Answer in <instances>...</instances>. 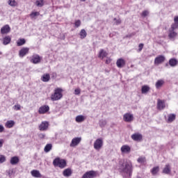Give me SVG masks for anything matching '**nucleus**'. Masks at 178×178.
<instances>
[{"label":"nucleus","instance_id":"obj_1","mask_svg":"<svg viewBox=\"0 0 178 178\" xmlns=\"http://www.w3.org/2000/svg\"><path fill=\"white\" fill-rule=\"evenodd\" d=\"M118 170L123 178H130L133 175V163L130 160L120 161Z\"/></svg>","mask_w":178,"mask_h":178},{"label":"nucleus","instance_id":"obj_2","mask_svg":"<svg viewBox=\"0 0 178 178\" xmlns=\"http://www.w3.org/2000/svg\"><path fill=\"white\" fill-rule=\"evenodd\" d=\"M63 90L60 88H57L54 90V94L51 96V101H59V99H62L63 95Z\"/></svg>","mask_w":178,"mask_h":178},{"label":"nucleus","instance_id":"obj_3","mask_svg":"<svg viewBox=\"0 0 178 178\" xmlns=\"http://www.w3.org/2000/svg\"><path fill=\"white\" fill-rule=\"evenodd\" d=\"M53 165L55 167H58V168H60V169H63L66 168V160L61 159L59 157L56 158L53 161Z\"/></svg>","mask_w":178,"mask_h":178},{"label":"nucleus","instance_id":"obj_4","mask_svg":"<svg viewBox=\"0 0 178 178\" xmlns=\"http://www.w3.org/2000/svg\"><path fill=\"white\" fill-rule=\"evenodd\" d=\"M94 148L96 149V151H99L102 147H104V140L102 138H97L93 144Z\"/></svg>","mask_w":178,"mask_h":178},{"label":"nucleus","instance_id":"obj_5","mask_svg":"<svg viewBox=\"0 0 178 178\" xmlns=\"http://www.w3.org/2000/svg\"><path fill=\"white\" fill-rule=\"evenodd\" d=\"M98 176V172L90 170L86 172L82 177V178H94Z\"/></svg>","mask_w":178,"mask_h":178},{"label":"nucleus","instance_id":"obj_6","mask_svg":"<svg viewBox=\"0 0 178 178\" xmlns=\"http://www.w3.org/2000/svg\"><path fill=\"white\" fill-rule=\"evenodd\" d=\"M123 120L124 122H127V123H131L134 120V115L131 114L130 113H127L123 115Z\"/></svg>","mask_w":178,"mask_h":178},{"label":"nucleus","instance_id":"obj_7","mask_svg":"<svg viewBox=\"0 0 178 178\" xmlns=\"http://www.w3.org/2000/svg\"><path fill=\"white\" fill-rule=\"evenodd\" d=\"M48 127H49V122L44 121L39 125V130L40 131H47Z\"/></svg>","mask_w":178,"mask_h":178},{"label":"nucleus","instance_id":"obj_8","mask_svg":"<svg viewBox=\"0 0 178 178\" xmlns=\"http://www.w3.org/2000/svg\"><path fill=\"white\" fill-rule=\"evenodd\" d=\"M30 51V49L29 47H23L19 51V58H24L27 54H29V51Z\"/></svg>","mask_w":178,"mask_h":178},{"label":"nucleus","instance_id":"obj_9","mask_svg":"<svg viewBox=\"0 0 178 178\" xmlns=\"http://www.w3.org/2000/svg\"><path fill=\"white\" fill-rule=\"evenodd\" d=\"M80 143H81V137L74 138L71 141L70 147H77V145H79Z\"/></svg>","mask_w":178,"mask_h":178},{"label":"nucleus","instance_id":"obj_10","mask_svg":"<svg viewBox=\"0 0 178 178\" xmlns=\"http://www.w3.org/2000/svg\"><path fill=\"white\" fill-rule=\"evenodd\" d=\"M131 138L134 141H137L138 143L143 140V135L139 133L132 134Z\"/></svg>","mask_w":178,"mask_h":178},{"label":"nucleus","instance_id":"obj_11","mask_svg":"<svg viewBox=\"0 0 178 178\" xmlns=\"http://www.w3.org/2000/svg\"><path fill=\"white\" fill-rule=\"evenodd\" d=\"M31 62V63H34L35 65H37V63H40V62H41V57L38 54H35L32 56Z\"/></svg>","mask_w":178,"mask_h":178},{"label":"nucleus","instance_id":"obj_12","mask_svg":"<svg viewBox=\"0 0 178 178\" xmlns=\"http://www.w3.org/2000/svg\"><path fill=\"white\" fill-rule=\"evenodd\" d=\"M131 148L127 145H124L121 147L122 154H130Z\"/></svg>","mask_w":178,"mask_h":178},{"label":"nucleus","instance_id":"obj_13","mask_svg":"<svg viewBox=\"0 0 178 178\" xmlns=\"http://www.w3.org/2000/svg\"><path fill=\"white\" fill-rule=\"evenodd\" d=\"M166 105L165 104V100L158 99L157 101V109L159 111H162V109H165Z\"/></svg>","mask_w":178,"mask_h":178},{"label":"nucleus","instance_id":"obj_14","mask_svg":"<svg viewBox=\"0 0 178 178\" xmlns=\"http://www.w3.org/2000/svg\"><path fill=\"white\" fill-rule=\"evenodd\" d=\"M165 57L163 56H159L154 59L155 65H161V63H163L165 62Z\"/></svg>","mask_w":178,"mask_h":178},{"label":"nucleus","instance_id":"obj_15","mask_svg":"<svg viewBox=\"0 0 178 178\" xmlns=\"http://www.w3.org/2000/svg\"><path fill=\"white\" fill-rule=\"evenodd\" d=\"M49 111V106H42L39 108L38 112L40 115H44Z\"/></svg>","mask_w":178,"mask_h":178},{"label":"nucleus","instance_id":"obj_16","mask_svg":"<svg viewBox=\"0 0 178 178\" xmlns=\"http://www.w3.org/2000/svg\"><path fill=\"white\" fill-rule=\"evenodd\" d=\"M116 65L118 67H124L126 65V61L123 58H119L118 60H117Z\"/></svg>","mask_w":178,"mask_h":178},{"label":"nucleus","instance_id":"obj_17","mask_svg":"<svg viewBox=\"0 0 178 178\" xmlns=\"http://www.w3.org/2000/svg\"><path fill=\"white\" fill-rule=\"evenodd\" d=\"M1 33L2 34H8V33H10V26L9 25H5L1 29Z\"/></svg>","mask_w":178,"mask_h":178},{"label":"nucleus","instance_id":"obj_18","mask_svg":"<svg viewBox=\"0 0 178 178\" xmlns=\"http://www.w3.org/2000/svg\"><path fill=\"white\" fill-rule=\"evenodd\" d=\"M170 172H172L170 164H166L163 170V173H164V175H170Z\"/></svg>","mask_w":178,"mask_h":178},{"label":"nucleus","instance_id":"obj_19","mask_svg":"<svg viewBox=\"0 0 178 178\" xmlns=\"http://www.w3.org/2000/svg\"><path fill=\"white\" fill-rule=\"evenodd\" d=\"M31 174L33 176V177H36V178L42 177V175H41V173H40V171L37 170H32L31 172Z\"/></svg>","mask_w":178,"mask_h":178},{"label":"nucleus","instance_id":"obj_20","mask_svg":"<svg viewBox=\"0 0 178 178\" xmlns=\"http://www.w3.org/2000/svg\"><path fill=\"white\" fill-rule=\"evenodd\" d=\"M72 169L70 168H67L63 172V175L65 177H70V176H72Z\"/></svg>","mask_w":178,"mask_h":178},{"label":"nucleus","instance_id":"obj_21","mask_svg":"<svg viewBox=\"0 0 178 178\" xmlns=\"http://www.w3.org/2000/svg\"><path fill=\"white\" fill-rule=\"evenodd\" d=\"M41 80L42 81H44V83H47V81L51 80V76L49 74H44L42 75Z\"/></svg>","mask_w":178,"mask_h":178},{"label":"nucleus","instance_id":"obj_22","mask_svg":"<svg viewBox=\"0 0 178 178\" xmlns=\"http://www.w3.org/2000/svg\"><path fill=\"white\" fill-rule=\"evenodd\" d=\"M84 120H86V117L81 115L76 116L75 118V122H76V123H82Z\"/></svg>","mask_w":178,"mask_h":178},{"label":"nucleus","instance_id":"obj_23","mask_svg":"<svg viewBox=\"0 0 178 178\" xmlns=\"http://www.w3.org/2000/svg\"><path fill=\"white\" fill-rule=\"evenodd\" d=\"M10 41H12V38H10V36H6L3 38V45H8V44H10Z\"/></svg>","mask_w":178,"mask_h":178},{"label":"nucleus","instance_id":"obj_24","mask_svg":"<svg viewBox=\"0 0 178 178\" xmlns=\"http://www.w3.org/2000/svg\"><path fill=\"white\" fill-rule=\"evenodd\" d=\"M19 157L13 156L11 158L10 163H11V165H17V163H19Z\"/></svg>","mask_w":178,"mask_h":178},{"label":"nucleus","instance_id":"obj_25","mask_svg":"<svg viewBox=\"0 0 178 178\" xmlns=\"http://www.w3.org/2000/svg\"><path fill=\"white\" fill-rule=\"evenodd\" d=\"M14 126H15V121L13 120H8L6 123V127H7V129H12V127H13Z\"/></svg>","mask_w":178,"mask_h":178},{"label":"nucleus","instance_id":"obj_26","mask_svg":"<svg viewBox=\"0 0 178 178\" xmlns=\"http://www.w3.org/2000/svg\"><path fill=\"white\" fill-rule=\"evenodd\" d=\"M106 56H108V53H106V51L102 49L99 53V58H102V59H104V58Z\"/></svg>","mask_w":178,"mask_h":178},{"label":"nucleus","instance_id":"obj_27","mask_svg":"<svg viewBox=\"0 0 178 178\" xmlns=\"http://www.w3.org/2000/svg\"><path fill=\"white\" fill-rule=\"evenodd\" d=\"M176 119V115L175 114H170L168 115V123H172V122H173Z\"/></svg>","mask_w":178,"mask_h":178},{"label":"nucleus","instance_id":"obj_28","mask_svg":"<svg viewBox=\"0 0 178 178\" xmlns=\"http://www.w3.org/2000/svg\"><path fill=\"white\" fill-rule=\"evenodd\" d=\"M26 44V40L24 38L19 39L17 42V47H22V45H24Z\"/></svg>","mask_w":178,"mask_h":178},{"label":"nucleus","instance_id":"obj_29","mask_svg":"<svg viewBox=\"0 0 178 178\" xmlns=\"http://www.w3.org/2000/svg\"><path fill=\"white\" fill-rule=\"evenodd\" d=\"M163 84H165V81H163V80L160 79L157 81L156 83V88H161V87L163 86Z\"/></svg>","mask_w":178,"mask_h":178},{"label":"nucleus","instance_id":"obj_30","mask_svg":"<svg viewBox=\"0 0 178 178\" xmlns=\"http://www.w3.org/2000/svg\"><path fill=\"white\" fill-rule=\"evenodd\" d=\"M149 91V86H143L141 88L142 94H147Z\"/></svg>","mask_w":178,"mask_h":178},{"label":"nucleus","instance_id":"obj_31","mask_svg":"<svg viewBox=\"0 0 178 178\" xmlns=\"http://www.w3.org/2000/svg\"><path fill=\"white\" fill-rule=\"evenodd\" d=\"M79 35L81 38V40L86 38V37H87V32L86 31L85 29H81Z\"/></svg>","mask_w":178,"mask_h":178},{"label":"nucleus","instance_id":"obj_32","mask_svg":"<svg viewBox=\"0 0 178 178\" xmlns=\"http://www.w3.org/2000/svg\"><path fill=\"white\" fill-rule=\"evenodd\" d=\"M177 63H178V61L175 58H171L169 60V65L172 67L176 66Z\"/></svg>","mask_w":178,"mask_h":178},{"label":"nucleus","instance_id":"obj_33","mask_svg":"<svg viewBox=\"0 0 178 178\" xmlns=\"http://www.w3.org/2000/svg\"><path fill=\"white\" fill-rule=\"evenodd\" d=\"M51 149H52V144L49 143L44 147V152H49Z\"/></svg>","mask_w":178,"mask_h":178},{"label":"nucleus","instance_id":"obj_34","mask_svg":"<svg viewBox=\"0 0 178 178\" xmlns=\"http://www.w3.org/2000/svg\"><path fill=\"white\" fill-rule=\"evenodd\" d=\"M6 173L8 175V176L10 178H12V177L13 176V175H15V171L13 170V169H10V170H7L6 171Z\"/></svg>","mask_w":178,"mask_h":178},{"label":"nucleus","instance_id":"obj_35","mask_svg":"<svg viewBox=\"0 0 178 178\" xmlns=\"http://www.w3.org/2000/svg\"><path fill=\"white\" fill-rule=\"evenodd\" d=\"M177 35V33L175 32L172 29H170V33H169V37L170 38H175Z\"/></svg>","mask_w":178,"mask_h":178},{"label":"nucleus","instance_id":"obj_36","mask_svg":"<svg viewBox=\"0 0 178 178\" xmlns=\"http://www.w3.org/2000/svg\"><path fill=\"white\" fill-rule=\"evenodd\" d=\"M8 5H10V6H17V2H16V0H8Z\"/></svg>","mask_w":178,"mask_h":178},{"label":"nucleus","instance_id":"obj_37","mask_svg":"<svg viewBox=\"0 0 178 178\" xmlns=\"http://www.w3.org/2000/svg\"><path fill=\"white\" fill-rule=\"evenodd\" d=\"M36 6H38L39 8H42V6H44V0H40L35 1Z\"/></svg>","mask_w":178,"mask_h":178},{"label":"nucleus","instance_id":"obj_38","mask_svg":"<svg viewBox=\"0 0 178 178\" xmlns=\"http://www.w3.org/2000/svg\"><path fill=\"white\" fill-rule=\"evenodd\" d=\"M99 124L100 127H105V126H106V120H100Z\"/></svg>","mask_w":178,"mask_h":178},{"label":"nucleus","instance_id":"obj_39","mask_svg":"<svg viewBox=\"0 0 178 178\" xmlns=\"http://www.w3.org/2000/svg\"><path fill=\"white\" fill-rule=\"evenodd\" d=\"M159 172V167H154L152 169L151 172L152 175H156Z\"/></svg>","mask_w":178,"mask_h":178},{"label":"nucleus","instance_id":"obj_40","mask_svg":"<svg viewBox=\"0 0 178 178\" xmlns=\"http://www.w3.org/2000/svg\"><path fill=\"white\" fill-rule=\"evenodd\" d=\"M36 16H40V13H38V12H32L30 14V17H31V19H34V17H35Z\"/></svg>","mask_w":178,"mask_h":178},{"label":"nucleus","instance_id":"obj_41","mask_svg":"<svg viewBox=\"0 0 178 178\" xmlns=\"http://www.w3.org/2000/svg\"><path fill=\"white\" fill-rule=\"evenodd\" d=\"M176 29H178V24L175 22L174 24H172L171 25V28L170 30H172V31H175V30H176Z\"/></svg>","mask_w":178,"mask_h":178},{"label":"nucleus","instance_id":"obj_42","mask_svg":"<svg viewBox=\"0 0 178 178\" xmlns=\"http://www.w3.org/2000/svg\"><path fill=\"white\" fill-rule=\"evenodd\" d=\"M21 108L22 106H20V104H16L13 106V109H14V111H20Z\"/></svg>","mask_w":178,"mask_h":178},{"label":"nucleus","instance_id":"obj_43","mask_svg":"<svg viewBox=\"0 0 178 178\" xmlns=\"http://www.w3.org/2000/svg\"><path fill=\"white\" fill-rule=\"evenodd\" d=\"M137 161L138 163H144V162H145V157H139Z\"/></svg>","mask_w":178,"mask_h":178},{"label":"nucleus","instance_id":"obj_44","mask_svg":"<svg viewBox=\"0 0 178 178\" xmlns=\"http://www.w3.org/2000/svg\"><path fill=\"white\" fill-rule=\"evenodd\" d=\"M6 161V158L3 155H0V163H3Z\"/></svg>","mask_w":178,"mask_h":178},{"label":"nucleus","instance_id":"obj_45","mask_svg":"<svg viewBox=\"0 0 178 178\" xmlns=\"http://www.w3.org/2000/svg\"><path fill=\"white\" fill-rule=\"evenodd\" d=\"M114 22H115V24H116V26H119V24H120V23H122V20H120V19H116L114 18Z\"/></svg>","mask_w":178,"mask_h":178},{"label":"nucleus","instance_id":"obj_46","mask_svg":"<svg viewBox=\"0 0 178 178\" xmlns=\"http://www.w3.org/2000/svg\"><path fill=\"white\" fill-rule=\"evenodd\" d=\"M74 25L76 27H80V26L81 25V21H80L79 19L76 20L74 23Z\"/></svg>","mask_w":178,"mask_h":178},{"label":"nucleus","instance_id":"obj_47","mask_svg":"<svg viewBox=\"0 0 178 178\" xmlns=\"http://www.w3.org/2000/svg\"><path fill=\"white\" fill-rule=\"evenodd\" d=\"M149 13L148 12V10L143 11V13H142L143 17H146V16H148Z\"/></svg>","mask_w":178,"mask_h":178},{"label":"nucleus","instance_id":"obj_48","mask_svg":"<svg viewBox=\"0 0 178 178\" xmlns=\"http://www.w3.org/2000/svg\"><path fill=\"white\" fill-rule=\"evenodd\" d=\"M138 48H139L138 49L139 52H141V51H143V48H144V44L143 43L139 44Z\"/></svg>","mask_w":178,"mask_h":178},{"label":"nucleus","instance_id":"obj_49","mask_svg":"<svg viewBox=\"0 0 178 178\" xmlns=\"http://www.w3.org/2000/svg\"><path fill=\"white\" fill-rule=\"evenodd\" d=\"M38 136L41 140H44V138H45V134H39Z\"/></svg>","mask_w":178,"mask_h":178},{"label":"nucleus","instance_id":"obj_50","mask_svg":"<svg viewBox=\"0 0 178 178\" xmlns=\"http://www.w3.org/2000/svg\"><path fill=\"white\" fill-rule=\"evenodd\" d=\"M80 92H81V90H80V89H79V88L75 89V90H74L75 95H79Z\"/></svg>","mask_w":178,"mask_h":178},{"label":"nucleus","instance_id":"obj_51","mask_svg":"<svg viewBox=\"0 0 178 178\" xmlns=\"http://www.w3.org/2000/svg\"><path fill=\"white\" fill-rule=\"evenodd\" d=\"M5 131V127L3 125L0 124V133H3Z\"/></svg>","mask_w":178,"mask_h":178},{"label":"nucleus","instance_id":"obj_52","mask_svg":"<svg viewBox=\"0 0 178 178\" xmlns=\"http://www.w3.org/2000/svg\"><path fill=\"white\" fill-rule=\"evenodd\" d=\"M111 62H112V60H111V58H107V59L106 60V63L107 65H109V63H111Z\"/></svg>","mask_w":178,"mask_h":178},{"label":"nucleus","instance_id":"obj_53","mask_svg":"<svg viewBox=\"0 0 178 178\" xmlns=\"http://www.w3.org/2000/svg\"><path fill=\"white\" fill-rule=\"evenodd\" d=\"M2 145H3V140L0 139V148H1Z\"/></svg>","mask_w":178,"mask_h":178},{"label":"nucleus","instance_id":"obj_54","mask_svg":"<svg viewBox=\"0 0 178 178\" xmlns=\"http://www.w3.org/2000/svg\"><path fill=\"white\" fill-rule=\"evenodd\" d=\"M174 22H175V23L178 24V17H175Z\"/></svg>","mask_w":178,"mask_h":178},{"label":"nucleus","instance_id":"obj_55","mask_svg":"<svg viewBox=\"0 0 178 178\" xmlns=\"http://www.w3.org/2000/svg\"><path fill=\"white\" fill-rule=\"evenodd\" d=\"M81 2H86V0H80Z\"/></svg>","mask_w":178,"mask_h":178}]
</instances>
